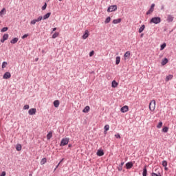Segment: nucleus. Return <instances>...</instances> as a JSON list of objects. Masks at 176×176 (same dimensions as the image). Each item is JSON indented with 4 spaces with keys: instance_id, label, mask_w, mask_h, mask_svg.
Segmentation results:
<instances>
[{
    "instance_id": "obj_39",
    "label": "nucleus",
    "mask_w": 176,
    "mask_h": 176,
    "mask_svg": "<svg viewBox=\"0 0 176 176\" xmlns=\"http://www.w3.org/2000/svg\"><path fill=\"white\" fill-rule=\"evenodd\" d=\"M8 27L3 28L1 30V32H6V31H8Z\"/></svg>"
},
{
    "instance_id": "obj_23",
    "label": "nucleus",
    "mask_w": 176,
    "mask_h": 176,
    "mask_svg": "<svg viewBox=\"0 0 176 176\" xmlns=\"http://www.w3.org/2000/svg\"><path fill=\"white\" fill-rule=\"evenodd\" d=\"M116 65H119V64L120 63V56H117L116 58Z\"/></svg>"
},
{
    "instance_id": "obj_13",
    "label": "nucleus",
    "mask_w": 176,
    "mask_h": 176,
    "mask_svg": "<svg viewBox=\"0 0 176 176\" xmlns=\"http://www.w3.org/2000/svg\"><path fill=\"white\" fill-rule=\"evenodd\" d=\"M126 167L129 170L133 167V162H127L126 164Z\"/></svg>"
},
{
    "instance_id": "obj_44",
    "label": "nucleus",
    "mask_w": 176,
    "mask_h": 176,
    "mask_svg": "<svg viewBox=\"0 0 176 176\" xmlns=\"http://www.w3.org/2000/svg\"><path fill=\"white\" fill-rule=\"evenodd\" d=\"M93 56H94V51H91V52L89 53V57H93Z\"/></svg>"
},
{
    "instance_id": "obj_42",
    "label": "nucleus",
    "mask_w": 176,
    "mask_h": 176,
    "mask_svg": "<svg viewBox=\"0 0 176 176\" xmlns=\"http://www.w3.org/2000/svg\"><path fill=\"white\" fill-rule=\"evenodd\" d=\"M162 166L163 167H167V161H163Z\"/></svg>"
},
{
    "instance_id": "obj_31",
    "label": "nucleus",
    "mask_w": 176,
    "mask_h": 176,
    "mask_svg": "<svg viewBox=\"0 0 176 176\" xmlns=\"http://www.w3.org/2000/svg\"><path fill=\"white\" fill-rule=\"evenodd\" d=\"M6 12V8H3L1 11H0V16H2V14H3L4 13Z\"/></svg>"
},
{
    "instance_id": "obj_48",
    "label": "nucleus",
    "mask_w": 176,
    "mask_h": 176,
    "mask_svg": "<svg viewBox=\"0 0 176 176\" xmlns=\"http://www.w3.org/2000/svg\"><path fill=\"white\" fill-rule=\"evenodd\" d=\"M56 30H57V28H54L52 31L51 32V34H53V32H54V31H56Z\"/></svg>"
},
{
    "instance_id": "obj_18",
    "label": "nucleus",
    "mask_w": 176,
    "mask_h": 176,
    "mask_svg": "<svg viewBox=\"0 0 176 176\" xmlns=\"http://www.w3.org/2000/svg\"><path fill=\"white\" fill-rule=\"evenodd\" d=\"M89 111H90V107L87 106L85 107V109L82 110V112H84V113H87V112H89Z\"/></svg>"
},
{
    "instance_id": "obj_54",
    "label": "nucleus",
    "mask_w": 176,
    "mask_h": 176,
    "mask_svg": "<svg viewBox=\"0 0 176 176\" xmlns=\"http://www.w3.org/2000/svg\"><path fill=\"white\" fill-rule=\"evenodd\" d=\"M72 145L71 144H69V148H71Z\"/></svg>"
},
{
    "instance_id": "obj_27",
    "label": "nucleus",
    "mask_w": 176,
    "mask_h": 176,
    "mask_svg": "<svg viewBox=\"0 0 176 176\" xmlns=\"http://www.w3.org/2000/svg\"><path fill=\"white\" fill-rule=\"evenodd\" d=\"M144 30H145V25H142V27L140 28L139 33L141 34V32H142V31H144Z\"/></svg>"
},
{
    "instance_id": "obj_4",
    "label": "nucleus",
    "mask_w": 176,
    "mask_h": 176,
    "mask_svg": "<svg viewBox=\"0 0 176 176\" xmlns=\"http://www.w3.org/2000/svg\"><path fill=\"white\" fill-rule=\"evenodd\" d=\"M151 176H162V173H160V168H155V172H153L151 173Z\"/></svg>"
},
{
    "instance_id": "obj_55",
    "label": "nucleus",
    "mask_w": 176,
    "mask_h": 176,
    "mask_svg": "<svg viewBox=\"0 0 176 176\" xmlns=\"http://www.w3.org/2000/svg\"><path fill=\"white\" fill-rule=\"evenodd\" d=\"M104 134H107V131H105V130H104Z\"/></svg>"
},
{
    "instance_id": "obj_12",
    "label": "nucleus",
    "mask_w": 176,
    "mask_h": 176,
    "mask_svg": "<svg viewBox=\"0 0 176 176\" xmlns=\"http://www.w3.org/2000/svg\"><path fill=\"white\" fill-rule=\"evenodd\" d=\"M17 42H19V38L17 37H15L10 41V43H12V45H14V43H17Z\"/></svg>"
},
{
    "instance_id": "obj_17",
    "label": "nucleus",
    "mask_w": 176,
    "mask_h": 176,
    "mask_svg": "<svg viewBox=\"0 0 176 176\" xmlns=\"http://www.w3.org/2000/svg\"><path fill=\"white\" fill-rule=\"evenodd\" d=\"M118 82H116V80H113L112 83H111V87H118Z\"/></svg>"
},
{
    "instance_id": "obj_34",
    "label": "nucleus",
    "mask_w": 176,
    "mask_h": 176,
    "mask_svg": "<svg viewBox=\"0 0 176 176\" xmlns=\"http://www.w3.org/2000/svg\"><path fill=\"white\" fill-rule=\"evenodd\" d=\"M163 133H167L168 131V127L165 126L162 129Z\"/></svg>"
},
{
    "instance_id": "obj_19",
    "label": "nucleus",
    "mask_w": 176,
    "mask_h": 176,
    "mask_svg": "<svg viewBox=\"0 0 176 176\" xmlns=\"http://www.w3.org/2000/svg\"><path fill=\"white\" fill-rule=\"evenodd\" d=\"M122 21V19H114L113 21V24H119Z\"/></svg>"
},
{
    "instance_id": "obj_3",
    "label": "nucleus",
    "mask_w": 176,
    "mask_h": 176,
    "mask_svg": "<svg viewBox=\"0 0 176 176\" xmlns=\"http://www.w3.org/2000/svg\"><path fill=\"white\" fill-rule=\"evenodd\" d=\"M68 142H69V138H64L60 142V146H65L68 145Z\"/></svg>"
},
{
    "instance_id": "obj_29",
    "label": "nucleus",
    "mask_w": 176,
    "mask_h": 176,
    "mask_svg": "<svg viewBox=\"0 0 176 176\" xmlns=\"http://www.w3.org/2000/svg\"><path fill=\"white\" fill-rule=\"evenodd\" d=\"M43 19V16H40L38 17L37 19H36V21L37 23H39V21H42Z\"/></svg>"
},
{
    "instance_id": "obj_14",
    "label": "nucleus",
    "mask_w": 176,
    "mask_h": 176,
    "mask_svg": "<svg viewBox=\"0 0 176 176\" xmlns=\"http://www.w3.org/2000/svg\"><path fill=\"white\" fill-rule=\"evenodd\" d=\"M173 20H174V16H173L171 15H168L167 21L168 23H171L173 21Z\"/></svg>"
},
{
    "instance_id": "obj_15",
    "label": "nucleus",
    "mask_w": 176,
    "mask_h": 176,
    "mask_svg": "<svg viewBox=\"0 0 176 176\" xmlns=\"http://www.w3.org/2000/svg\"><path fill=\"white\" fill-rule=\"evenodd\" d=\"M167 63H168V59H167L166 58L162 59V65H166V64H167Z\"/></svg>"
},
{
    "instance_id": "obj_41",
    "label": "nucleus",
    "mask_w": 176,
    "mask_h": 176,
    "mask_svg": "<svg viewBox=\"0 0 176 176\" xmlns=\"http://www.w3.org/2000/svg\"><path fill=\"white\" fill-rule=\"evenodd\" d=\"M47 8V3H45L44 6L42 7V10H45Z\"/></svg>"
},
{
    "instance_id": "obj_5",
    "label": "nucleus",
    "mask_w": 176,
    "mask_h": 176,
    "mask_svg": "<svg viewBox=\"0 0 176 176\" xmlns=\"http://www.w3.org/2000/svg\"><path fill=\"white\" fill-rule=\"evenodd\" d=\"M118 10V6L113 5L109 7V8L107 9V12H115V10Z\"/></svg>"
},
{
    "instance_id": "obj_33",
    "label": "nucleus",
    "mask_w": 176,
    "mask_h": 176,
    "mask_svg": "<svg viewBox=\"0 0 176 176\" xmlns=\"http://www.w3.org/2000/svg\"><path fill=\"white\" fill-rule=\"evenodd\" d=\"M16 149L18 151H21V144H17L16 146Z\"/></svg>"
},
{
    "instance_id": "obj_20",
    "label": "nucleus",
    "mask_w": 176,
    "mask_h": 176,
    "mask_svg": "<svg viewBox=\"0 0 176 176\" xmlns=\"http://www.w3.org/2000/svg\"><path fill=\"white\" fill-rule=\"evenodd\" d=\"M54 105L55 107V108H58L59 105H60V101L58 100H55L54 102Z\"/></svg>"
},
{
    "instance_id": "obj_9",
    "label": "nucleus",
    "mask_w": 176,
    "mask_h": 176,
    "mask_svg": "<svg viewBox=\"0 0 176 176\" xmlns=\"http://www.w3.org/2000/svg\"><path fill=\"white\" fill-rule=\"evenodd\" d=\"M28 113L29 115H35V113H36V109L32 108L29 109Z\"/></svg>"
},
{
    "instance_id": "obj_58",
    "label": "nucleus",
    "mask_w": 176,
    "mask_h": 176,
    "mask_svg": "<svg viewBox=\"0 0 176 176\" xmlns=\"http://www.w3.org/2000/svg\"><path fill=\"white\" fill-rule=\"evenodd\" d=\"M60 1V2H61V1H63V0H59Z\"/></svg>"
},
{
    "instance_id": "obj_2",
    "label": "nucleus",
    "mask_w": 176,
    "mask_h": 176,
    "mask_svg": "<svg viewBox=\"0 0 176 176\" xmlns=\"http://www.w3.org/2000/svg\"><path fill=\"white\" fill-rule=\"evenodd\" d=\"M160 21H162V19H160V17H153L151 19V20L150 21V24H159V23H160Z\"/></svg>"
},
{
    "instance_id": "obj_25",
    "label": "nucleus",
    "mask_w": 176,
    "mask_h": 176,
    "mask_svg": "<svg viewBox=\"0 0 176 176\" xmlns=\"http://www.w3.org/2000/svg\"><path fill=\"white\" fill-rule=\"evenodd\" d=\"M173 79V75H169L166 77V82H168V80H171Z\"/></svg>"
},
{
    "instance_id": "obj_43",
    "label": "nucleus",
    "mask_w": 176,
    "mask_h": 176,
    "mask_svg": "<svg viewBox=\"0 0 176 176\" xmlns=\"http://www.w3.org/2000/svg\"><path fill=\"white\" fill-rule=\"evenodd\" d=\"M23 109L25 110V109H30V105L28 104H26L23 107Z\"/></svg>"
},
{
    "instance_id": "obj_7",
    "label": "nucleus",
    "mask_w": 176,
    "mask_h": 176,
    "mask_svg": "<svg viewBox=\"0 0 176 176\" xmlns=\"http://www.w3.org/2000/svg\"><path fill=\"white\" fill-rule=\"evenodd\" d=\"M12 74H10V72H7L4 74V75L3 76V78L4 79H10V78H11Z\"/></svg>"
},
{
    "instance_id": "obj_8",
    "label": "nucleus",
    "mask_w": 176,
    "mask_h": 176,
    "mask_svg": "<svg viewBox=\"0 0 176 176\" xmlns=\"http://www.w3.org/2000/svg\"><path fill=\"white\" fill-rule=\"evenodd\" d=\"M153 10H155V3H153L151 6V8L149 10L146 12V14H151V13L153 12Z\"/></svg>"
},
{
    "instance_id": "obj_36",
    "label": "nucleus",
    "mask_w": 176,
    "mask_h": 176,
    "mask_svg": "<svg viewBox=\"0 0 176 176\" xmlns=\"http://www.w3.org/2000/svg\"><path fill=\"white\" fill-rule=\"evenodd\" d=\"M163 126V122H160L159 124L157 126V129H162V126Z\"/></svg>"
},
{
    "instance_id": "obj_38",
    "label": "nucleus",
    "mask_w": 176,
    "mask_h": 176,
    "mask_svg": "<svg viewBox=\"0 0 176 176\" xmlns=\"http://www.w3.org/2000/svg\"><path fill=\"white\" fill-rule=\"evenodd\" d=\"M8 66V63L7 62H3L2 63V68H6V67Z\"/></svg>"
},
{
    "instance_id": "obj_32",
    "label": "nucleus",
    "mask_w": 176,
    "mask_h": 176,
    "mask_svg": "<svg viewBox=\"0 0 176 176\" xmlns=\"http://www.w3.org/2000/svg\"><path fill=\"white\" fill-rule=\"evenodd\" d=\"M36 19H33L30 21V24L31 25H35V24H36Z\"/></svg>"
},
{
    "instance_id": "obj_6",
    "label": "nucleus",
    "mask_w": 176,
    "mask_h": 176,
    "mask_svg": "<svg viewBox=\"0 0 176 176\" xmlns=\"http://www.w3.org/2000/svg\"><path fill=\"white\" fill-rule=\"evenodd\" d=\"M120 111L122 113H125V112H128L129 111V106L127 105H125L124 107H122L121 109H120Z\"/></svg>"
},
{
    "instance_id": "obj_51",
    "label": "nucleus",
    "mask_w": 176,
    "mask_h": 176,
    "mask_svg": "<svg viewBox=\"0 0 176 176\" xmlns=\"http://www.w3.org/2000/svg\"><path fill=\"white\" fill-rule=\"evenodd\" d=\"M63 160H64V158H63V159L60 160V162H59L60 164L62 163Z\"/></svg>"
},
{
    "instance_id": "obj_35",
    "label": "nucleus",
    "mask_w": 176,
    "mask_h": 176,
    "mask_svg": "<svg viewBox=\"0 0 176 176\" xmlns=\"http://www.w3.org/2000/svg\"><path fill=\"white\" fill-rule=\"evenodd\" d=\"M110 21H111V17L108 16V17L106 19L104 23H105V24H108V23H109Z\"/></svg>"
},
{
    "instance_id": "obj_16",
    "label": "nucleus",
    "mask_w": 176,
    "mask_h": 176,
    "mask_svg": "<svg viewBox=\"0 0 176 176\" xmlns=\"http://www.w3.org/2000/svg\"><path fill=\"white\" fill-rule=\"evenodd\" d=\"M51 14H52V13H50V12L47 13L45 15L43 16V20H46V19H49L50 17Z\"/></svg>"
},
{
    "instance_id": "obj_37",
    "label": "nucleus",
    "mask_w": 176,
    "mask_h": 176,
    "mask_svg": "<svg viewBox=\"0 0 176 176\" xmlns=\"http://www.w3.org/2000/svg\"><path fill=\"white\" fill-rule=\"evenodd\" d=\"M9 38V34H6L3 36V38H4L6 41H8V38Z\"/></svg>"
},
{
    "instance_id": "obj_30",
    "label": "nucleus",
    "mask_w": 176,
    "mask_h": 176,
    "mask_svg": "<svg viewBox=\"0 0 176 176\" xmlns=\"http://www.w3.org/2000/svg\"><path fill=\"white\" fill-rule=\"evenodd\" d=\"M166 46H167V45L166 44V43H164L162 45H161L160 50H164Z\"/></svg>"
},
{
    "instance_id": "obj_50",
    "label": "nucleus",
    "mask_w": 176,
    "mask_h": 176,
    "mask_svg": "<svg viewBox=\"0 0 176 176\" xmlns=\"http://www.w3.org/2000/svg\"><path fill=\"white\" fill-rule=\"evenodd\" d=\"M58 166H60V163L58 164V165L56 166L54 170L56 171V170H57V168H58Z\"/></svg>"
},
{
    "instance_id": "obj_21",
    "label": "nucleus",
    "mask_w": 176,
    "mask_h": 176,
    "mask_svg": "<svg viewBox=\"0 0 176 176\" xmlns=\"http://www.w3.org/2000/svg\"><path fill=\"white\" fill-rule=\"evenodd\" d=\"M52 137H53V132L50 131L47 135V140H50V138H52Z\"/></svg>"
},
{
    "instance_id": "obj_59",
    "label": "nucleus",
    "mask_w": 176,
    "mask_h": 176,
    "mask_svg": "<svg viewBox=\"0 0 176 176\" xmlns=\"http://www.w3.org/2000/svg\"><path fill=\"white\" fill-rule=\"evenodd\" d=\"M47 1H49L50 0H47Z\"/></svg>"
},
{
    "instance_id": "obj_49",
    "label": "nucleus",
    "mask_w": 176,
    "mask_h": 176,
    "mask_svg": "<svg viewBox=\"0 0 176 176\" xmlns=\"http://www.w3.org/2000/svg\"><path fill=\"white\" fill-rule=\"evenodd\" d=\"M5 41H6V39H4V38H1V43H3L4 42H5Z\"/></svg>"
},
{
    "instance_id": "obj_45",
    "label": "nucleus",
    "mask_w": 176,
    "mask_h": 176,
    "mask_svg": "<svg viewBox=\"0 0 176 176\" xmlns=\"http://www.w3.org/2000/svg\"><path fill=\"white\" fill-rule=\"evenodd\" d=\"M0 176H6V172L3 171L1 174H0Z\"/></svg>"
},
{
    "instance_id": "obj_56",
    "label": "nucleus",
    "mask_w": 176,
    "mask_h": 176,
    "mask_svg": "<svg viewBox=\"0 0 176 176\" xmlns=\"http://www.w3.org/2000/svg\"><path fill=\"white\" fill-rule=\"evenodd\" d=\"M29 176H32V174H30Z\"/></svg>"
},
{
    "instance_id": "obj_10",
    "label": "nucleus",
    "mask_w": 176,
    "mask_h": 176,
    "mask_svg": "<svg viewBox=\"0 0 176 176\" xmlns=\"http://www.w3.org/2000/svg\"><path fill=\"white\" fill-rule=\"evenodd\" d=\"M89 38V30H85V34L82 35V39H87Z\"/></svg>"
},
{
    "instance_id": "obj_53",
    "label": "nucleus",
    "mask_w": 176,
    "mask_h": 176,
    "mask_svg": "<svg viewBox=\"0 0 176 176\" xmlns=\"http://www.w3.org/2000/svg\"><path fill=\"white\" fill-rule=\"evenodd\" d=\"M123 164H124V162L121 163V166H123Z\"/></svg>"
},
{
    "instance_id": "obj_24",
    "label": "nucleus",
    "mask_w": 176,
    "mask_h": 176,
    "mask_svg": "<svg viewBox=\"0 0 176 176\" xmlns=\"http://www.w3.org/2000/svg\"><path fill=\"white\" fill-rule=\"evenodd\" d=\"M46 162H47V160L45 157H44L41 160L40 163H41V166H43V164H45L46 163Z\"/></svg>"
},
{
    "instance_id": "obj_47",
    "label": "nucleus",
    "mask_w": 176,
    "mask_h": 176,
    "mask_svg": "<svg viewBox=\"0 0 176 176\" xmlns=\"http://www.w3.org/2000/svg\"><path fill=\"white\" fill-rule=\"evenodd\" d=\"M115 137H116L117 138L120 139V135L119 133L116 134V135H115Z\"/></svg>"
},
{
    "instance_id": "obj_57",
    "label": "nucleus",
    "mask_w": 176,
    "mask_h": 176,
    "mask_svg": "<svg viewBox=\"0 0 176 176\" xmlns=\"http://www.w3.org/2000/svg\"><path fill=\"white\" fill-rule=\"evenodd\" d=\"M36 61H38V58H37V59H36Z\"/></svg>"
},
{
    "instance_id": "obj_52",
    "label": "nucleus",
    "mask_w": 176,
    "mask_h": 176,
    "mask_svg": "<svg viewBox=\"0 0 176 176\" xmlns=\"http://www.w3.org/2000/svg\"><path fill=\"white\" fill-rule=\"evenodd\" d=\"M165 170H166V171H167V170H168V168H167V166H165Z\"/></svg>"
},
{
    "instance_id": "obj_46",
    "label": "nucleus",
    "mask_w": 176,
    "mask_h": 176,
    "mask_svg": "<svg viewBox=\"0 0 176 176\" xmlns=\"http://www.w3.org/2000/svg\"><path fill=\"white\" fill-rule=\"evenodd\" d=\"M28 34H24L23 36H22V39H25V38H28Z\"/></svg>"
},
{
    "instance_id": "obj_26",
    "label": "nucleus",
    "mask_w": 176,
    "mask_h": 176,
    "mask_svg": "<svg viewBox=\"0 0 176 176\" xmlns=\"http://www.w3.org/2000/svg\"><path fill=\"white\" fill-rule=\"evenodd\" d=\"M59 35H60V33H58V32H55V33L52 35V38H53V39H56V38H57Z\"/></svg>"
},
{
    "instance_id": "obj_11",
    "label": "nucleus",
    "mask_w": 176,
    "mask_h": 176,
    "mask_svg": "<svg viewBox=\"0 0 176 176\" xmlns=\"http://www.w3.org/2000/svg\"><path fill=\"white\" fill-rule=\"evenodd\" d=\"M97 156H104V151L100 149L96 153Z\"/></svg>"
},
{
    "instance_id": "obj_22",
    "label": "nucleus",
    "mask_w": 176,
    "mask_h": 176,
    "mask_svg": "<svg viewBox=\"0 0 176 176\" xmlns=\"http://www.w3.org/2000/svg\"><path fill=\"white\" fill-rule=\"evenodd\" d=\"M124 57L125 60H126V58H129L130 57V51H127V52L124 54Z\"/></svg>"
},
{
    "instance_id": "obj_40",
    "label": "nucleus",
    "mask_w": 176,
    "mask_h": 176,
    "mask_svg": "<svg viewBox=\"0 0 176 176\" xmlns=\"http://www.w3.org/2000/svg\"><path fill=\"white\" fill-rule=\"evenodd\" d=\"M104 129L105 130V131H108V130H109V125L107 124L104 126Z\"/></svg>"
},
{
    "instance_id": "obj_28",
    "label": "nucleus",
    "mask_w": 176,
    "mask_h": 176,
    "mask_svg": "<svg viewBox=\"0 0 176 176\" xmlns=\"http://www.w3.org/2000/svg\"><path fill=\"white\" fill-rule=\"evenodd\" d=\"M147 173H148V170H146V166H145L144 168L143 169L142 175L143 176H146Z\"/></svg>"
},
{
    "instance_id": "obj_1",
    "label": "nucleus",
    "mask_w": 176,
    "mask_h": 176,
    "mask_svg": "<svg viewBox=\"0 0 176 176\" xmlns=\"http://www.w3.org/2000/svg\"><path fill=\"white\" fill-rule=\"evenodd\" d=\"M156 109V101L155 100H153L149 103V110L151 112H153L155 109Z\"/></svg>"
}]
</instances>
